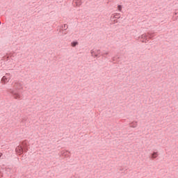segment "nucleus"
Returning a JSON list of instances; mask_svg holds the SVG:
<instances>
[{"label": "nucleus", "mask_w": 178, "mask_h": 178, "mask_svg": "<svg viewBox=\"0 0 178 178\" xmlns=\"http://www.w3.org/2000/svg\"><path fill=\"white\" fill-rule=\"evenodd\" d=\"M72 3L74 4V6H81L83 4V2L81 0H73Z\"/></svg>", "instance_id": "nucleus-1"}, {"label": "nucleus", "mask_w": 178, "mask_h": 178, "mask_svg": "<svg viewBox=\"0 0 178 178\" xmlns=\"http://www.w3.org/2000/svg\"><path fill=\"white\" fill-rule=\"evenodd\" d=\"M11 94H13V95L15 96L14 97L15 99H20V95H19V92H15V90H12Z\"/></svg>", "instance_id": "nucleus-2"}, {"label": "nucleus", "mask_w": 178, "mask_h": 178, "mask_svg": "<svg viewBox=\"0 0 178 178\" xmlns=\"http://www.w3.org/2000/svg\"><path fill=\"white\" fill-rule=\"evenodd\" d=\"M14 88L15 90H22V88H23V87L22 86L20 83H15L14 84Z\"/></svg>", "instance_id": "nucleus-3"}, {"label": "nucleus", "mask_w": 178, "mask_h": 178, "mask_svg": "<svg viewBox=\"0 0 178 178\" xmlns=\"http://www.w3.org/2000/svg\"><path fill=\"white\" fill-rule=\"evenodd\" d=\"M16 152H17L18 154H23V147L22 146H17V147L15 149Z\"/></svg>", "instance_id": "nucleus-4"}, {"label": "nucleus", "mask_w": 178, "mask_h": 178, "mask_svg": "<svg viewBox=\"0 0 178 178\" xmlns=\"http://www.w3.org/2000/svg\"><path fill=\"white\" fill-rule=\"evenodd\" d=\"M1 81L4 84H6V83H9V81H8V78H6V76H4L1 79Z\"/></svg>", "instance_id": "nucleus-5"}, {"label": "nucleus", "mask_w": 178, "mask_h": 178, "mask_svg": "<svg viewBox=\"0 0 178 178\" xmlns=\"http://www.w3.org/2000/svg\"><path fill=\"white\" fill-rule=\"evenodd\" d=\"M157 157H158V152H154L152 154V159H155V158H157Z\"/></svg>", "instance_id": "nucleus-6"}, {"label": "nucleus", "mask_w": 178, "mask_h": 178, "mask_svg": "<svg viewBox=\"0 0 178 178\" xmlns=\"http://www.w3.org/2000/svg\"><path fill=\"white\" fill-rule=\"evenodd\" d=\"M137 121H134L131 122V125L130 126V127H133V128H136L137 127Z\"/></svg>", "instance_id": "nucleus-7"}, {"label": "nucleus", "mask_w": 178, "mask_h": 178, "mask_svg": "<svg viewBox=\"0 0 178 178\" xmlns=\"http://www.w3.org/2000/svg\"><path fill=\"white\" fill-rule=\"evenodd\" d=\"M77 45H79V42H77V41H73L71 43L72 47H77Z\"/></svg>", "instance_id": "nucleus-8"}, {"label": "nucleus", "mask_w": 178, "mask_h": 178, "mask_svg": "<svg viewBox=\"0 0 178 178\" xmlns=\"http://www.w3.org/2000/svg\"><path fill=\"white\" fill-rule=\"evenodd\" d=\"M90 54H91L92 56H95V58H97L98 56V54L95 53L93 50L90 51Z\"/></svg>", "instance_id": "nucleus-9"}, {"label": "nucleus", "mask_w": 178, "mask_h": 178, "mask_svg": "<svg viewBox=\"0 0 178 178\" xmlns=\"http://www.w3.org/2000/svg\"><path fill=\"white\" fill-rule=\"evenodd\" d=\"M113 19H120V13H116L113 16Z\"/></svg>", "instance_id": "nucleus-10"}, {"label": "nucleus", "mask_w": 178, "mask_h": 178, "mask_svg": "<svg viewBox=\"0 0 178 178\" xmlns=\"http://www.w3.org/2000/svg\"><path fill=\"white\" fill-rule=\"evenodd\" d=\"M4 77H6L8 79V81L10 80V74H6V76Z\"/></svg>", "instance_id": "nucleus-11"}, {"label": "nucleus", "mask_w": 178, "mask_h": 178, "mask_svg": "<svg viewBox=\"0 0 178 178\" xmlns=\"http://www.w3.org/2000/svg\"><path fill=\"white\" fill-rule=\"evenodd\" d=\"M141 38H143V40H147V34H143L142 35H141Z\"/></svg>", "instance_id": "nucleus-12"}, {"label": "nucleus", "mask_w": 178, "mask_h": 178, "mask_svg": "<svg viewBox=\"0 0 178 178\" xmlns=\"http://www.w3.org/2000/svg\"><path fill=\"white\" fill-rule=\"evenodd\" d=\"M122 5L118 6V10H120V12H122Z\"/></svg>", "instance_id": "nucleus-13"}, {"label": "nucleus", "mask_w": 178, "mask_h": 178, "mask_svg": "<svg viewBox=\"0 0 178 178\" xmlns=\"http://www.w3.org/2000/svg\"><path fill=\"white\" fill-rule=\"evenodd\" d=\"M62 29H63V30H67V24H64V26H62Z\"/></svg>", "instance_id": "nucleus-14"}, {"label": "nucleus", "mask_w": 178, "mask_h": 178, "mask_svg": "<svg viewBox=\"0 0 178 178\" xmlns=\"http://www.w3.org/2000/svg\"><path fill=\"white\" fill-rule=\"evenodd\" d=\"M102 55H103V56H104V55H109V53L108 52H106V53H104Z\"/></svg>", "instance_id": "nucleus-15"}, {"label": "nucleus", "mask_w": 178, "mask_h": 178, "mask_svg": "<svg viewBox=\"0 0 178 178\" xmlns=\"http://www.w3.org/2000/svg\"><path fill=\"white\" fill-rule=\"evenodd\" d=\"M99 52H101V50H97V54H99Z\"/></svg>", "instance_id": "nucleus-16"}, {"label": "nucleus", "mask_w": 178, "mask_h": 178, "mask_svg": "<svg viewBox=\"0 0 178 178\" xmlns=\"http://www.w3.org/2000/svg\"><path fill=\"white\" fill-rule=\"evenodd\" d=\"M142 42H147V41H145V40H142Z\"/></svg>", "instance_id": "nucleus-17"}, {"label": "nucleus", "mask_w": 178, "mask_h": 178, "mask_svg": "<svg viewBox=\"0 0 178 178\" xmlns=\"http://www.w3.org/2000/svg\"><path fill=\"white\" fill-rule=\"evenodd\" d=\"M2 156V153H0V158Z\"/></svg>", "instance_id": "nucleus-18"}]
</instances>
